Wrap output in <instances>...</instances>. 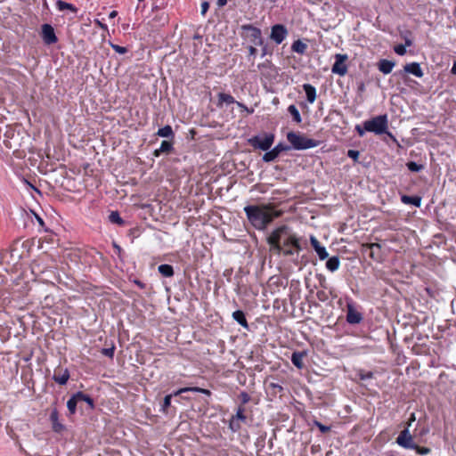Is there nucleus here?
Instances as JSON below:
<instances>
[{"instance_id":"obj_1","label":"nucleus","mask_w":456,"mask_h":456,"mask_svg":"<svg viewBox=\"0 0 456 456\" xmlns=\"http://www.w3.org/2000/svg\"><path fill=\"white\" fill-rule=\"evenodd\" d=\"M271 250L276 254L281 252L285 256H291L294 250L300 251L302 249L298 239L287 225H281L275 229L267 239Z\"/></svg>"},{"instance_id":"obj_2","label":"nucleus","mask_w":456,"mask_h":456,"mask_svg":"<svg viewBox=\"0 0 456 456\" xmlns=\"http://www.w3.org/2000/svg\"><path fill=\"white\" fill-rule=\"evenodd\" d=\"M244 212L250 224L257 230L265 229L274 217L279 216L272 208L265 205H248L244 208Z\"/></svg>"},{"instance_id":"obj_3","label":"nucleus","mask_w":456,"mask_h":456,"mask_svg":"<svg viewBox=\"0 0 456 456\" xmlns=\"http://www.w3.org/2000/svg\"><path fill=\"white\" fill-rule=\"evenodd\" d=\"M363 126L367 132H372L376 134H387L389 136L393 137L392 134L387 131L388 120L386 114L379 115L364 121Z\"/></svg>"},{"instance_id":"obj_4","label":"nucleus","mask_w":456,"mask_h":456,"mask_svg":"<svg viewBox=\"0 0 456 456\" xmlns=\"http://www.w3.org/2000/svg\"><path fill=\"white\" fill-rule=\"evenodd\" d=\"M287 140L291 145V149L297 151L314 148L319 145V142L314 139H309L296 132H289L287 134Z\"/></svg>"},{"instance_id":"obj_5","label":"nucleus","mask_w":456,"mask_h":456,"mask_svg":"<svg viewBox=\"0 0 456 456\" xmlns=\"http://www.w3.org/2000/svg\"><path fill=\"white\" fill-rule=\"evenodd\" d=\"M240 37L253 45H263L262 31L252 24H243L240 26Z\"/></svg>"},{"instance_id":"obj_6","label":"nucleus","mask_w":456,"mask_h":456,"mask_svg":"<svg viewBox=\"0 0 456 456\" xmlns=\"http://www.w3.org/2000/svg\"><path fill=\"white\" fill-rule=\"evenodd\" d=\"M275 135L273 133H264L263 134H258L250 137L248 140V144L254 149H259L264 151H267L270 150L272 145L274 142Z\"/></svg>"},{"instance_id":"obj_7","label":"nucleus","mask_w":456,"mask_h":456,"mask_svg":"<svg viewBox=\"0 0 456 456\" xmlns=\"http://www.w3.org/2000/svg\"><path fill=\"white\" fill-rule=\"evenodd\" d=\"M347 59L348 56L346 54L337 53L335 55V62L331 68L332 73L341 77L345 76L347 73V65L346 64Z\"/></svg>"},{"instance_id":"obj_8","label":"nucleus","mask_w":456,"mask_h":456,"mask_svg":"<svg viewBox=\"0 0 456 456\" xmlns=\"http://www.w3.org/2000/svg\"><path fill=\"white\" fill-rule=\"evenodd\" d=\"M291 150V147L289 145L284 144L282 142L278 143L274 148L272 150H268L262 157V159L264 162H272L274 161L282 151H287Z\"/></svg>"},{"instance_id":"obj_9","label":"nucleus","mask_w":456,"mask_h":456,"mask_svg":"<svg viewBox=\"0 0 456 456\" xmlns=\"http://www.w3.org/2000/svg\"><path fill=\"white\" fill-rule=\"evenodd\" d=\"M288 36V29L282 24H275L271 28L270 38L277 45L281 44Z\"/></svg>"},{"instance_id":"obj_10","label":"nucleus","mask_w":456,"mask_h":456,"mask_svg":"<svg viewBox=\"0 0 456 456\" xmlns=\"http://www.w3.org/2000/svg\"><path fill=\"white\" fill-rule=\"evenodd\" d=\"M41 37L45 45H53L57 43L58 37L55 35L54 28L50 24H44L41 28Z\"/></svg>"},{"instance_id":"obj_11","label":"nucleus","mask_w":456,"mask_h":456,"mask_svg":"<svg viewBox=\"0 0 456 456\" xmlns=\"http://www.w3.org/2000/svg\"><path fill=\"white\" fill-rule=\"evenodd\" d=\"M396 443L398 445L405 449H411L415 447V443L413 442L412 436L410 434L408 428L400 432L396 438Z\"/></svg>"},{"instance_id":"obj_12","label":"nucleus","mask_w":456,"mask_h":456,"mask_svg":"<svg viewBox=\"0 0 456 456\" xmlns=\"http://www.w3.org/2000/svg\"><path fill=\"white\" fill-rule=\"evenodd\" d=\"M362 319V314L354 308L352 303H348L346 305V322L349 324H359Z\"/></svg>"},{"instance_id":"obj_13","label":"nucleus","mask_w":456,"mask_h":456,"mask_svg":"<svg viewBox=\"0 0 456 456\" xmlns=\"http://www.w3.org/2000/svg\"><path fill=\"white\" fill-rule=\"evenodd\" d=\"M363 248L369 249V256L375 260V261H380L382 258L381 256V246L379 243H367L362 245Z\"/></svg>"},{"instance_id":"obj_14","label":"nucleus","mask_w":456,"mask_h":456,"mask_svg":"<svg viewBox=\"0 0 456 456\" xmlns=\"http://www.w3.org/2000/svg\"><path fill=\"white\" fill-rule=\"evenodd\" d=\"M50 420L52 422L53 430L56 433H61L66 429L65 426L59 421V412L54 408L50 413Z\"/></svg>"},{"instance_id":"obj_15","label":"nucleus","mask_w":456,"mask_h":456,"mask_svg":"<svg viewBox=\"0 0 456 456\" xmlns=\"http://www.w3.org/2000/svg\"><path fill=\"white\" fill-rule=\"evenodd\" d=\"M404 73L412 74L417 77H422L424 76V73L420 68L419 63L418 62H411L407 63L403 66Z\"/></svg>"},{"instance_id":"obj_16","label":"nucleus","mask_w":456,"mask_h":456,"mask_svg":"<svg viewBox=\"0 0 456 456\" xmlns=\"http://www.w3.org/2000/svg\"><path fill=\"white\" fill-rule=\"evenodd\" d=\"M395 65V61H389L387 59H380L379 61V62L377 63L379 70L385 75L391 73Z\"/></svg>"},{"instance_id":"obj_17","label":"nucleus","mask_w":456,"mask_h":456,"mask_svg":"<svg viewBox=\"0 0 456 456\" xmlns=\"http://www.w3.org/2000/svg\"><path fill=\"white\" fill-rule=\"evenodd\" d=\"M186 392L201 393L207 396H210L212 395L211 391L208 389H205V388H201V387H183V388H180L177 391H175V396L180 395L183 393H186Z\"/></svg>"},{"instance_id":"obj_18","label":"nucleus","mask_w":456,"mask_h":456,"mask_svg":"<svg viewBox=\"0 0 456 456\" xmlns=\"http://www.w3.org/2000/svg\"><path fill=\"white\" fill-rule=\"evenodd\" d=\"M303 89L306 95V100L309 103L314 102L316 99V89L311 84H304Z\"/></svg>"},{"instance_id":"obj_19","label":"nucleus","mask_w":456,"mask_h":456,"mask_svg":"<svg viewBox=\"0 0 456 456\" xmlns=\"http://www.w3.org/2000/svg\"><path fill=\"white\" fill-rule=\"evenodd\" d=\"M401 200L404 204L413 205L415 207H420L421 204V198L419 196L402 195Z\"/></svg>"},{"instance_id":"obj_20","label":"nucleus","mask_w":456,"mask_h":456,"mask_svg":"<svg viewBox=\"0 0 456 456\" xmlns=\"http://www.w3.org/2000/svg\"><path fill=\"white\" fill-rule=\"evenodd\" d=\"M232 318L242 327L248 329V323L247 322L245 314L241 310H237L232 313Z\"/></svg>"},{"instance_id":"obj_21","label":"nucleus","mask_w":456,"mask_h":456,"mask_svg":"<svg viewBox=\"0 0 456 456\" xmlns=\"http://www.w3.org/2000/svg\"><path fill=\"white\" fill-rule=\"evenodd\" d=\"M305 355V352H294L291 355L292 363L298 369L304 367L303 358Z\"/></svg>"},{"instance_id":"obj_22","label":"nucleus","mask_w":456,"mask_h":456,"mask_svg":"<svg viewBox=\"0 0 456 456\" xmlns=\"http://www.w3.org/2000/svg\"><path fill=\"white\" fill-rule=\"evenodd\" d=\"M69 379V371L68 369H65L61 374H57L56 372L53 376V379L60 384V385H65Z\"/></svg>"},{"instance_id":"obj_23","label":"nucleus","mask_w":456,"mask_h":456,"mask_svg":"<svg viewBox=\"0 0 456 456\" xmlns=\"http://www.w3.org/2000/svg\"><path fill=\"white\" fill-rule=\"evenodd\" d=\"M340 265L339 257L338 256H334L330 257L326 262V268L330 272H335L338 269Z\"/></svg>"},{"instance_id":"obj_24","label":"nucleus","mask_w":456,"mask_h":456,"mask_svg":"<svg viewBox=\"0 0 456 456\" xmlns=\"http://www.w3.org/2000/svg\"><path fill=\"white\" fill-rule=\"evenodd\" d=\"M56 6H57L59 11L69 10V11H70L73 13H77V11H78V9L75 5H73L72 4L66 3V2H64L62 0H57L56 1Z\"/></svg>"},{"instance_id":"obj_25","label":"nucleus","mask_w":456,"mask_h":456,"mask_svg":"<svg viewBox=\"0 0 456 456\" xmlns=\"http://www.w3.org/2000/svg\"><path fill=\"white\" fill-rule=\"evenodd\" d=\"M159 273L164 277H172L174 275V268L167 264L160 265L158 267Z\"/></svg>"},{"instance_id":"obj_26","label":"nucleus","mask_w":456,"mask_h":456,"mask_svg":"<svg viewBox=\"0 0 456 456\" xmlns=\"http://www.w3.org/2000/svg\"><path fill=\"white\" fill-rule=\"evenodd\" d=\"M157 135L160 137H166V138H174L175 134L173 132V129L171 126L167 125L161 128H159L157 132Z\"/></svg>"},{"instance_id":"obj_27","label":"nucleus","mask_w":456,"mask_h":456,"mask_svg":"<svg viewBox=\"0 0 456 456\" xmlns=\"http://www.w3.org/2000/svg\"><path fill=\"white\" fill-rule=\"evenodd\" d=\"M76 397L77 398V402L83 401L86 402L91 409L94 408V399L88 395L79 391L76 393Z\"/></svg>"},{"instance_id":"obj_28","label":"nucleus","mask_w":456,"mask_h":456,"mask_svg":"<svg viewBox=\"0 0 456 456\" xmlns=\"http://www.w3.org/2000/svg\"><path fill=\"white\" fill-rule=\"evenodd\" d=\"M217 96H218V106H221L223 103L232 104V103L236 102L235 99L231 94H228L225 93H219Z\"/></svg>"},{"instance_id":"obj_29","label":"nucleus","mask_w":456,"mask_h":456,"mask_svg":"<svg viewBox=\"0 0 456 456\" xmlns=\"http://www.w3.org/2000/svg\"><path fill=\"white\" fill-rule=\"evenodd\" d=\"M307 48L306 44L303 43L301 40H296L293 42L291 45V49L293 52L303 54L305 53V50Z\"/></svg>"},{"instance_id":"obj_30","label":"nucleus","mask_w":456,"mask_h":456,"mask_svg":"<svg viewBox=\"0 0 456 456\" xmlns=\"http://www.w3.org/2000/svg\"><path fill=\"white\" fill-rule=\"evenodd\" d=\"M109 221L119 226H124L126 224V222L121 218L118 211H111V213L109 216Z\"/></svg>"},{"instance_id":"obj_31","label":"nucleus","mask_w":456,"mask_h":456,"mask_svg":"<svg viewBox=\"0 0 456 456\" xmlns=\"http://www.w3.org/2000/svg\"><path fill=\"white\" fill-rule=\"evenodd\" d=\"M288 112L292 116V118L296 123H301L302 118L300 113L295 105H289L288 108Z\"/></svg>"},{"instance_id":"obj_32","label":"nucleus","mask_w":456,"mask_h":456,"mask_svg":"<svg viewBox=\"0 0 456 456\" xmlns=\"http://www.w3.org/2000/svg\"><path fill=\"white\" fill-rule=\"evenodd\" d=\"M77 398L74 394L67 402V407L70 414H74L77 411Z\"/></svg>"},{"instance_id":"obj_33","label":"nucleus","mask_w":456,"mask_h":456,"mask_svg":"<svg viewBox=\"0 0 456 456\" xmlns=\"http://www.w3.org/2000/svg\"><path fill=\"white\" fill-rule=\"evenodd\" d=\"M173 151H174L173 142H171L169 141H162L160 147H159V151H163L166 154H169Z\"/></svg>"},{"instance_id":"obj_34","label":"nucleus","mask_w":456,"mask_h":456,"mask_svg":"<svg viewBox=\"0 0 456 456\" xmlns=\"http://www.w3.org/2000/svg\"><path fill=\"white\" fill-rule=\"evenodd\" d=\"M269 389L272 390V395H276L278 394L283 393V387L279 383L270 382L268 385Z\"/></svg>"},{"instance_id":"obj_35","label":"nucleus","mask_w":456,"mask_h":456,"mask_svg":"<svg viewBox=\"0 0 456 456\" xmlns=\"http://www.w3.org/2000/svg\"><path fill=\"white\" fill-rule=\"evenodd\" d=\"M407 168L411 172H419L424 169V166L421 164H418L414 161H409L406 163Z\"/></svg>"},{"instance_id":"obj_36","label":"nucleus","mask_w":456,"mask_h":456,"mask_svg":"<svg viewBox=\"0 0 456 456\" xmlns=\"http://www.w3.org/2000/svg\"><path fill=\"white\" fill-rule=\"evenodd\" d=\"M175 395V393L174 394H170V395H167L164 397V400H163V403L161 404V410L162 411L164 412H167V408L170 406L171 404V399H172V396Z\"/></svg>"},{"instance_id":"obj_37","label":"nucleus","mask_w":456,"mask_h":456,"mask_svg":"<svg viewBox=\"0 0 456 456\" xmlns=\"http://www.w3.org/2000/svg\"><path fill=\"white\" fill-rule=\"evenodd\" d=\"M401 37L403 38L404 45L406 46H411L412 45L413 41L411 39V31L406 30L405 32L401 34Z\"/></svg>"},{"instance_id":"obj_38","label":"nucleus","mask_w":456,"mask_h":456,"mask_svg":"<svg viewBox=\"0 0 456 456\" xmlns=\"http://www.w3.org/2000/svg\"><path fill=\"white\" fill-rule=\"evenodd\" d=\"M244 411L245 409L243 406H239L235 416H233L232 418L236 419L239 421H245L247 418L246 415L244 414Z\"/></svg>"},{"instance_id":"obj_39","label":"nucleus","mask_w":456,"mask_h":456,"mask_svg":"<svg viewBox=\"0 0 456 456\" xmlns=\"http://www.w3.org/2000/svg\"><path fill=\"white\" fill-rule=\"evenodd\" d=\"M315 252L317 253V255L321 260H324V259L328 258V256H329V254H328L326 248L322 245L315 249Z\"/></svg>"},{"instance_id":"obj_40","label":"nucleus","mask_w":456,"mask_h":456,"mask_svg":"<svg viewBox=\"0 0 456 456\" xmlns=\"http://www.w3.org/2000/svg\"><path fill=\"white\" fill-rule=\"evenodd\" d=\"M314 425L315 427H317L319 428V430L322 433V434H326L328 433L329 431H330V426H325L323 424H322L320 421L318 420H314Z\"/></svg>"},{"instance_id":"obj_41","label":"nucleus","mask_w":456,"mask_h":456,"mask_svg":"<svg viewBox=\"0 0 456 456\" xmlns=\"http://www.w3.org/2000/svg\"><path fill=\"white\" fill-rule=\"evenodd\" d=\"M316 297L319 301L326 302L329 299V294L323 289L318 290L316 293Z\"/></svg>"},{"instance_id":"obj_42","label":"nucleus","mask_w":456,"mask_h":456,"mask_svg":"<svg viewBox=\"0 0 456 456\" xmlns=\"http://www.w3.org/2000/svg\"><path fill=\"white\" fill-rule=\"evenodd\" d=\"M229 427L233 431V432H237L240 429V421L237 420L236 419L234 418H232L231 421H230V424H229Z\"/></svg>"},{"instance_id":"obj_43","label":"nucleus","mask_w":456,"mask_h":456,"mask_svg":"<svg viewBox=\"0 0 456 456\" xmlns=\"http://www.w3.org/2000/svg\"><path fill=\"white\" fill-rule=\"evenodd\" d=\"M412 449L415 450L417 452V453H419L420 455H426L431 452V450L428 447H421V446L417 445L416 444H415V447H413Z\"/></svg>"},{"instance_id":"obj_44","label":"nucleus","mask_w":456,"mask_h":456,"mask_svg":"<svg viewBox=\"0 0 456 456\" xmlns=\"http://www.w3.org/2000/svg\"><path fill=\"white\" fill-rule=\"evenodd\" d=\"M406 45H397L394 47V51L398 55H404L406 53Z\"/></svg>"},{"instance_id":"obj_45","label":"nucleus","mask_w":456,"mask_h":456,"mask_svg":"<svg viewBox=\"0 0 456 456\" xmlns=\"http://www.w3.org/2000/svg\"><path fill=\"white\" fill-rule=\"evenodd\" d=\"M114 352H115V346H112L111 347H109V348H103L102 350V354L109 358H113L114 356Z\"/></svg>"},{"instance_id":"obj_46","label":"nucleus","mask_w":456,"mask_h":456,"mask_svg":"<svg viewBox=\"0 0 456 456\" xmlns=\"http://www.w3.org/2000/svg\"><path fill=\"white\" fill-rule=\"evenodd\" d=\"M346 155H347V157L352 159L354 161H357L360 152L356 150H348Z\"/></svg>"},{"instance_id":"obj_47","label":"nucleus","mask_w":456,"mask_h":456,"mask_svg":"<svg viewBox=\"0 0 456 456\" xmlns=\"http://www.w3.org/2000/svg\"><path fill=\"white\" fill-rule=\"evenodd\" d=\"M358 376L361 380H366L371 379L373 377V373L371 371L364 372L363 370H360Z\"/></svg>"},{"instance_id":"obj_48","label":"nucleus","mask_w":456,"mask_h":456,"mask_svg":"<svg viewBox=\"0 0 456 456\" xmlns=\"http://www.w3.org/2000/svg\"><path fill=\"white\" fill-rule=\"evenodd\" d=\"M111 48L118 53L124 54L127 53V49L124 46H120L118 45L111 44Z\"/></svg>"},{"instance_id":"obj_49","label":"nucleus","mask_w":456,"mask_h":456,"mask_svg":"<svg viewBox=\"0 0 456 456\" xmlns=\"http://www.w3.org/2000/svg\"><path fill=\"white\" fill-rule=\"evenodd\" d=\"M240 398L241 400V403L242 404H246V403H248L250 401L249 395L247 392H244V391L240 394Z\"/></svg>"},{"instance_id":"obj_50","label":"nucleus","mask_w":456,"mask_h":456,"mask_svg":"<svg viewBox=\"0 0 456 456\" xmlns=\"http://www.w3.org/2000/svg\"><path fill=\"white\" fill-rule=\"evenodd\" d=\"M317 279L319 281L320 287L326 289H327L326 278L322 274H318Z\"/></svg>"},{"instance_id":"obj_51","label":"nucleus","mask_w":456,"mask_h":456,"mask_svg":"<svg viewBox=\"0 0 456 456\" xmlns=\"http://www.w3.org/2000/svg\"><path fill=\"white\" fill-rule=\"evenodd\" d=\"M310 243L314 250L321 246L319 240L314 236L310 237Z\"/></svg>"},{"instance_id":"obj_52","label":"nucleus","mask_w":456,"mask_h":456,"mask_svg":"<svg viewBox=\"0 0 456 456\" xmlns=\"http://www.w3.org/2000/svg\"><path fill=\"white\" fill-rule=\"evenodd\" d=\"M262 46V49H261V56L262 57H265V55L269 54V50H268V45L266 44H265V42L263 41V45Z\"/></svg>"},{"instance_id":"obj_53","label":"nucleus","mask_w":456,"mask_h":456,"mask_svg":"<svg viewBox=\"0 0 456 456\" xmlns=\"http://www.w3.org/2000/svg\"><path fill=\"white\" fill-rule=\"evenodd\" d=\"M208 9H209V4L208 2H203L201 4V14L205 15L207 13V12L208 11Z\"/></svg>"},{"instance_id":"obj_54","label":"nucleus","mask_w":456,"mask_h":456,"mask_svg":"<svg viewBox=\"0 0 456 456\" xmlns=\"http://www.w3.org/2000/svg\"><path fill=\"white\" fill-rule=\"evenodd\" d=\"M248 57L255 56L257 52L256 48L254 45L248 46Z\"/></svg>"},{"instance_id":"obj_55","label":"nucleus","mask_w":456,"mask_h":456,"mask_svg":"<svg viewBox=\"0 0 456 456\" xmlns=\"http://www.w3.org/2000/svg\"><path fill=\"white\" fill-rule=\"evenodd\" d=\"M355 130L357 131V133H358V134H359L360 136H362V135L364 134L365 131H366V130L364 129V126H363V127H362V126H359V125H357V126H355Z\"/></svg>"},{"instance_id":"obj_56","label":"nucleus","mask_w":456,"mask_h":456,"mask_svg":"<svg viewBox=\"0 0 456 456\" xmlns=\"http://www.w3.org/2000/svg\"><path fill=\"white\" fill-rule=\"evenodd\" d=\"M35 216H36V219L37 220L39 225L43 227L45 225L44 220L37 214H35Z\"/></svg>"},{"instance_id":"obj_57","label":"nucleus","mask_w":456,"mask_h":456,"mask_svg":"<svg viewBox=\"0 0 456 456\" xmlns=\"http://www.w3.org/2000/svg\"><path fill=\"white\" fill-rule=\"evenodd\" d=\"M134 283L140 288V289H144L145 288V284L143 282H142L141 281L139 280H135L134 281Z\"/></svg>"},{"instance_id":"obj_58","label":"nucleus","mask_w":456,"mask_h":456,"mask_svg":"<svg viewBox=\"0 0 456 456\" xmlns=\"http://www.w3.org/2000/svg\"><path fill=\"white\" fill-rule=\"evenodd\" d=\"M227 4V0H217V4L219 7H223Z\"/></svg>"},{"instance_id":"obj_59","label":"nucleus","mask_w":456,"mask_h":456,"mask_svg":"<svg viewBox=\"0 0 456 456\" xmlns=\"http://www.w3.org/2000/svg\"><path fill=\"white\" fill-rule=\"evenodd\" d=\"M162 153H164V152L163 151H159V148L153 151L154 157H157V158L159 157Z\"/></svg>"},{"instance_id":"obj_60","label":"nucleus","mask_w":456,"mask_h":456,"mask_svg":"<svg viewBox=\"0 0 456 456\" xmlns=\"http://www.w3.org/2000/svg\"><path fill=\"white\" fill-rule=\"evenodd\" d=\"M237 104L239 107L245 109L248 112H249V113L253 112V110H249L244 104H242L240 102H237Z\"/></svg>"},{"instance_id":"obj_61","label":"nucleus","mask_w":456,"mask_h":456,"mask_svg":"<svg viewBox=\"0 0 456 456\" xmlns=\"http://www.w3.org/2000/svg\"><path fill=\"white\" fill-rule=\"evenodd\" d=\"M451 72L452 74L456 75V61L453 62Z\"/></svg>"},{"instance_id":"obj_62","label":"nucleus","mask_w":456,"mask_h":456,"mask_svg":"<svg viewBox=\"0 0 456 456\" xmlns=\"http://www.w3.org/2000/svg\"><path fill=\"white\" fill-rule=\"evenodd\" d=\"M117 15H118V12H117L116 11H112V12L110 13L109 17H110V19H112V18H115Z\"/></svg>"},{"instance_id":"obj_63","label":"nucleus","mask_w":456,"mask_h":456,"mask_svg":"<svg viewBox=\"0 0 456 456\" xmlns=\"http://www.w3.org/2000/svg\"><path fill=\"white\" fill-rule=\"evenodd\" d=\"M414 420H415V414H414V413H412V414L411 415L410 419H409V424H408V426H410V425H411V423L412 421H414Z\"/></svg>"},{"instance_id":"obj_64","label":"nucleus","mask_w":456,"mask_h":456,"mask_svg":"<svg viewBox=\"0 0 456 456\" xmlns=\"http://www.w3.org/2000/svg\"><path fill=\"white\" fill-rule=\"evenodd\" d=\"M321 0H308V2L312 4H316L320 2Z\"/></svg>"}]
</instances>
